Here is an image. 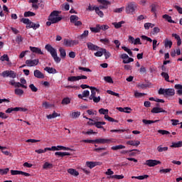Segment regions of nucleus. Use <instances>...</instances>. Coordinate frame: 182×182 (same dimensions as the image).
<instances>
[{"label":"nucleus","instance_id":"1","mask_svg":"<svg viewBox=\"0 0 182 182\" xmlns=\"http://www.w3.org/2000/svg\"><path fill=\"white\" fill-rule=\"evenodd\" d=\"M45 49L51 55L55 63H60L61 59L58 56V50H56V48H53L50 44H47L45 46Z\"/></svg>","mask_w":182,"mask_h":182},{"label":"nucleus","instance_id":"2","mask_svg":"<svg viewBox=\"0 0 182 182\" xmlns=\"http://www.w3.org/2000/svg\"><path fill=\"white\" fill-rule=\"evenodd\" d=\"M59 14H60V11H53L48 16V21H50L52 23H58V22H60V21H62V17L59 16Z\"/></svg>","mask_w":182,"mask_h":182},{"label":"nucleus","instance_id":"3","mask_svg":"<svg viewBox=\"0 0 182 182\" xmlns=\"http://www.w3.org/2000/svg\"><path fill=\"white\" fill-rule=\"evenodd\" d=\"M159 94L164 95V96H174V95H176V91L173 88H160L159 90Z\"/></svg>","mask_w":182,"mask_h":182},{"label":"nucleus","instance_id":"4","mask_svg":"<svg viewBox=\"0 0 182 182\" xmlns=\"http://www.w3.org/2000/svg\"><path fill=\"white\" fill-rule=\"evenodd\" d=\"M63 45L68 48H73L75 45H79V41L65 38L63 41Z\"/></svg>","mask_w":182,"mask_h":182},{"label":"nucleus","instance_id":"5","mask_svg":"<svg viewBox=\"0 0 182 182\" xmlns=\"http://www.w3.org/2000/svg\"><path fill=\"white\" fill-rule=\"evenodd\" d=\"M136 9H137V4H136L134 2L129 3L125 8L127 14H134Z\"/></svg>","mask_w":182,"mask_h":182},{"label":"nucleus","instance_id":"6","mask_svg":"<svg viewBox=\"0 0 182 182\" xmlns=\"http://www.w3.org/2000/svg\"><path fill=\"white\" fill-rule=\"evenodd\" d=\"M95 143L97 144H110V143H114V141L113 139H95Z\"/></svg>","mask_w":182,"mask_h":182},{"label":"nucleus","instance_id":"7","mask_svg":"<svg viewBox=\"0 0 182 182\" xmlns=\"http://www.w3.org/2000/svg\"><path fill=\"white\" fill-rule=\"evenodd\" d=\"M119 58L123 60L122 63L124 64L130 63L132 62H134V59L129 57V55L126 53L121 54Z\"/></svg>","mask_w":182,"mask_h":182},{"label":"nucleus","instance_id":"8","mask_svg":"<svg viewBox=\"0 0 182 182\" xmlns=\"http://www.w3.org/2000/svg\"><path fill=\"white\" fill-rule=\"evenodd\" d=\"M1 75L3 76V77H12V79H15V77H16V74L12 70L4 71Z\"/></svg>","mask_w":182,"mask_h":182},{"label":"nucleus","instance_id":"9","mask_svg":"<svg viewBox=\"0 0 182 182\" xmlns=\"http://www.w3.org/2000/svg\"><path fill=\"white\" fill-rule=\"evenodd\" d=\"M26 66H28V68H33L35 66H38V65H39V59L26 60Z\"/></svg>","mask_w":182,"mask_h":182},{"label":"nucleus","instance_id":"10","mask_svg":"<svg viewBox=\"0 0 182 182\" xmlns=\"http://www.w3.org/2000/svg\"><path fill=\"white\" fill-rule=\"evenodd\" d=\"M159 164H161V161L158 160L149 159L145 162V165L148 166V167H154V166H157Z\"/></svg>","mask_w":182,"mask_h":182},{"label":"nucleus","instance_id":"11","mask_svg":"<svg viewBox=\"0 0 182 182\" xmlns=\"http://www.w3.org/2000/svg\"><path fill=\"white\" fill-rule=\"evenodd\" d=\"M81 79H87L86 75H78V76H70L68 77V82H77L81 80Z\"/></svg>","mask_w":182,"mask_h":182},{"label":"nucleus","instance_id":"12","mask_svg":"<svg viewBox=\"0 0 182 182\" xmlns=\"http://www.w3.org/2000/svg\"><path fill=\"white\" fill-rule=\"evenodd\" d=\"M102 163L100 161H87L85 163L86 167H88V168H94V167H96V166H102Z\"/></svg>","mask_w":182,"mask_h":182},{"label":"nucleus","instance_id":"13","mask_svg":"<svg viewBox=\"0 0 182 182\" xmlns=\"http://www.w3.org/2000/svg\"><path fill=\"white\" fill-rule=\"evenodd\" d=\"M33 75L35 77H37V79H45V75H43V73H42L39 70H35Z\"/></svg>","mask_w":182,"mask_h":182},{"label":"nucleus","instance_id":"14","mask_svg":"<svg viewBox=\"0 0 182 182\" xmlns=\"http://www.w3.org/2000/svg\"><path fill=\"white\" fill-rule=\"evenodd\" d=\"M30 50H31L33 53H37V55H43L42 50L38 47L30 46Z\"/></svg>","mask_w":182,"mask_h":182},{"label":"nucleus","instance_id":"15","mask_svg":"<svg viewBox=\"0 0 182 182\" xmlns=\"http://www.w3.org/2000/svg\"><path fill=\"white\" fill-rule=\"evenodd\" d=\"M87 46L89 50H99L100 47L93 44L92 43L88 42L87 43Z\"/></svg>","mask_w":182,"mask_h":182},{"label":"nucleus","instance_id":"16","mask_svg":"<svg viewBox=\"0 0 182 182\" xmlns=\"http://www.w3.org/2000/svg\"><path fill=\"white\" fill-rule=\"evenodd\" d=\"M100 4H102V6H100V9H106L107 5H109V1L106 0H97Z\"/></svg>","mask_w":182,"mask_h":182},{"label":"nucleus","instance_id":"17","mask_svg":"<svg viewBox=\"0 0 182 182\" xmlns=\"http://www.w3.org/2000/svg\"><path fill=\"white\" fill-rule=\"evenodd\" d=\"M55 105L51 104L48 102L44 101L42 103V107H43L44 109H50L52 107H54Z\"/></svg>","mask_w":182,"mask_h":182},{"label":"nucleus","instance_id":"18","mask_svg":"<svg viewBox=\"0 0 182 182\" xmlns=\"http://www.w3.org/2000/svg\"><path fill=\"white\" fill-rule=\"evenodd\" d=\"M127 144H129V146H134L135 147H137L138 146H140V141L137 140H131L127 141Z\"/></svg>","mask_w":182,"mask_h":182},{"label":"nucleus","instance_id":"19","mask_svg":"<svg viewBox=\"0 0 182 182\" xmlns=\"http://www.w3.org/2000/svg\"><path fill=\"white\" fill-rule=\"evenodd\" d=\"M39 26H41V25L39 24H36L32 21H29L28 24L26 26V28H33V29H38V28H39Z\"/></svg>","mask_w":182,"mask_h":182},{"label":"nucleus","instance_id":"20","mask_svg":"<svg viewBox=\"0 0 182 182\" xmlns=\"http://www.w3.org/2000/svg\"><path fill=\"white\" fill-rule=\"evenodd\" d=\"M90 95V92L86 90L83 91L82 94H79L78 97L79 99H83V97H88Z\"/></svg>","mask_w":182,"mask_h":182},{"label":"nucleus","instance_id":"21","mask_svg":"<svg viewBox=\"0 0 182 182\" xmlns=\"http://www.w3.org/2000/svg\"><path fill=\"white\" fill-rule=\"evenodd\" d=\"M151 112L152 113H166V110L160 107H154Z\"/></svg>","mask_w":182,"mask_h":182},{"label":"nucleus","instance_id":"22","mask_svg":"<svg viewBox=\"0 0 182 182\" xmlns=\"http://www.w3.org/2000/svg\"><path fill=\"white\" fill-rule=\"evenodd\" d=\"M68 173L71 176H75V177H77V176H79V172L76 171V169L69 168L68 169Z\"/></svg>","mask_w":182,"mask_h":182},{"label":"nucleus","instance_id":"23","mask_svg":"<svg viewBox=\"0 0 182 182\" xmlns=\"http://www.w3.org/2000/svg\"><path fill=\"white\" fill-rule=\"evenodd\" d=\"M156 150L157 151H159V153H163V151H167L168 150V147L159 145V146H157Z\"/></svg>","mask_w":182,"mask_h":182},{"label":"nucleus","instance_id":"24","mask_svg":"<svg viewBox=\"0 0 182 182\" xmlns=\"http://www.w3.org/2000/svg\"><path fill=\"white\" fill-rule=\"evenodd\" d=\"M60 116V114H58L56 112H53V114H50L46 116L47 119H55V117H59Z\"/></svg>","mask_w":182,"mask_h":182},{"label":"nucleus","instance_id":"25","mask_svg":"<svg viewBox=\"0 0 182 182\" xmlns=\"http://www.w3.org/2000/svg\"><path fill=\"white\" fill-rule=\"evenodd\" d=\"M90 29L91 32H93L94 33H99V32H100V25L97 24L96 27H90Z\"/></svg>","mask_w":182,"mask_h":182},{"label":"nucleus","instance_id":"26","mask_svg":"<svg viewBox=\"0 0 182 182\" xmlns=\"http://www.w3.org/2000/svg\"><path fill=\"white\" fill-rule=\"evenodd\" d=\"M83 118L87 119V120L90 121L87 122V124H89V126H95L96 125V122H95V120H93L92 119H90V118L85 116V113L83 114Z\"/></svg>","mask_w":182,"mask_h":182},{"label":"nucleus","instance_id":"27","mask_svg":"<svg viewBox=\"0 0 182 182\" xmlns=\"http://www.w3.org/2000/svg\"><path fill=\"white\" fill-rule=\"evenodd\" d=\"M162 18L164 19H165L166 21H167L168 22H169V23H176V21H173V19L171 18V16L167 15V14H164Z\"/></svg>","mask_w":182,"mask_h":182},{"label":"nucleus","instance_id":"28","mask_svg":"<svg viewBox=\"0 0 182 182\" xmlns=\"http://www.w3.org/2000/svg\"><path fill=\"white\" fill-rule=\"evenodd\" d=\"M175 89L177 90V95H179V96H181L182 95V85L180 84H176L174 86Z\"/></svg>","mask_w":182,"mask_h":182},{"label":"nucleus","instance_id":"29","mask_svg":"<svg viewBox=\"0 0 182 182\" xmlns=\"http://www.w3.org/2000/svg\"><path fill=\"white\" fill-rule=\"evenodd\" d=\"M80 116V112L77 111V112H73L70 114V117L71 119H77Z\"/></svg>","mask_w":182,"mask_h":182},{"label":"nucleus","instance_id":"30","mask_svg":"<svg viewBox=\"0 0 182 182\" xmlns=\"http://www.w3.org/2000/svg\"><path fill=\"white\" fill-rule=\"evenodd\" d=\"M55 156H58V157H65V156H70V153L57 151L55 153Z\"/></svg>","mask_w":182,"mask_h":182},{"label":"nucleus","instance_id":"31","mask_svg":"<svg viewBox=\"0 0 182 182\" xmlns=\"http://www.w3.org/2000/svg\"><path fill=\"white\" fill-rule=\"evenodd\" d=\"M171 147L175 148V149L182 147V141H179L178 142H172Z\"/></svg>","mask_w":182,"mask_h":182},{"label":"nucleus","instance_id":"32","mask_svg":"<svg viewBox=\"0 0 182 182\" xmlns=\"http://www.w3.org/2000/svg\"><path fill=\"white\" fill-rule=\"evenodd\" d=\"M59 52H60V56L63 59H65V58H66V50H65L63 48L60 47L59 48Z\"/></svg>","mask_w":182,"mask_h":182},{"label":"nucleus","instance_id":"33","mask_svg":"<svg viewBox=\"0 0 182 182\" xmlns=\"http://www.w3.org/2000/svg\"><path fill=\"white\" fill-rule=\"evenodd\" d=\"M103 49L105 48H102L100 47V48L98 49L99 51H97L94 53L95 56H97V58H100L103 56Z\"/></svg>","mask_w":182,"mask_h":182},{"label":"nucleus","instance_id":"34","mask_svg":"<svg viewBox=\"0 0 182 182\" xmlns=\"http://www.w3.org/2000/svg\"><path fill=\"white\" fill-rule=\"evenodd\" d=\"M44 70H46V72H48V73H56V69L53 68H50V67H46L44 68Z\"/></svg>","mask_w":182,"mask_h":182},{"label":"nucleus","instance_id":"35","mask_svg":"<svg viewBox=\"0 0 182 182\" xmlns=\"http://www.w3.org/2000/svg\"><path fill=\"white\" fill-rule=\"evenodd\" d=\"M79 19V17L76 15H72L70 17V21L71 22V23H75V22H77Z\"/></svg>","mask_w":182,"mask_h":182},{"label":"nucleus","instance_id":"36","mask_svg":"<svg viewBox=\"0 0 182 182\" xmlns=\"http://www.w3.org/2000/svg\"><path fill=\"white\" fill-rule=\"evenodd\" d=\"M100 9H102L100 7H95V12L100 18H103L105 14H103V11H100Z\"/></svg>","mask_w":182,"mask_h":182},{"label":"nucleus","instance_id":"37","mask_svg":"<svg viewBox=\"0 0 182 182\" xmlns=\"http://www.w3.org/2000/svg\"><path fill=\"white\" fill-rule=\"evenodd\" d=\"M123 23H124V21H122L118 23H112V25L114 26V28H116V29H119V28H122V25H123Z\"/></svg>","mask_w":182,"mask_h":182},{"label":"nucleus","instance_id":"38","mask_svg":"<svg viewBox=\"0 0 182 182\" xmlns=\"http://www.w3.org/2000/svg\"><path fill=\"white\" fill-rule=\"evenodd\" d=\"M123 149H126V146L124 145H117L114 146L111 148L112 150L116 151V150H122Z\"/></svg>","mask_w":182,"mask_h":182},{"label":"nucleus","instance_id":"39","mask_svg":"<svg viewBox=\"0 0 182 182\" xmlns=\"http://www.w3.org/2000/svg\"><path fill=\"white\" fill-rule=\"evenodd\" d=\"M106 124L105 122H95V127L97 129H103V125Z\"/></svg>","mask_w":182,"mask_h":182},{"label":"nucleus","instance_id":"40","mask_svg":"<svg viewBox=\"0 0 182 182\" xmlns=\"http://www.w3.org/2000/svg\"><path fill=\"white\" fill-rule=\"evenodd\" d=\"M87 36H89V31L85 30L84 31L83 33H82L79 38L80 39H85L86 38H87Z\"/></svg>","mask_w":182,"mask_h":182},{"label":"nucleus","instance_id":"41","mask_svg":"<svg viewBox=\"0 0 182 182\" xmlns=\"http://www.w3.org/2000/svg\"><path fill=\"white\" fill-rule=\"evenodd\" d=\"M107 178H116L117 180H122V178H124V176L123 175H112L110 177H107Z\"/></svg>","mask_w":182,"mask_h":182},{"label":"nucleus","instance_id":"42","mask_svg":"<svg viewBox=\"0 0 182 182\" xmlns=\"http://www.w3.org/2000/svg\"><path fill=\"white\" fill-rule=\"evenodd\" d=\"M157 122H159V119L157 120H155V121H153V120H147V119H143L142 120V122L144 124H151L153 123H157Z\"/></svg>","mask_w":182,"mask_h":182},{"label":"nucleus","instance_id":"43","mask_svg":"<svg viewBox=\"0 0 182 182\" xmlns=\"http://www.w3.org/2000/svg\"><path fill=\"white\" fill-rule=\"evenodd\" d=\"M102 52H103V55H105V59H109V58L112 56V54L110 53V52L107 51L106 48H104L102 50Z\"/></svg>","mask_w":182,"mask_h":182},{"label":"nucleus","instance_id":"44","mask_svg":"<svg viewBox=\"0 0 182 182\" xmlns=\"http://www.w3.org/2000/svg\"><path fill=\"white\" fill-rule=\"evenodd\" d=\"M14 93L15 95H16L17 96H22V95H23V90H21L19 88H16L14 90Z\"/></svg>","mask_w":182,"mask_h":182},{"label":"nucleus","instance_id":"45","mask_svg":"<svg viewBox=\"0 0 182 182\" xmlns=\"http://www.w3.org/2000/svg\"><path fill=\"white\" fill-rule=\"evenodd\" d=\"M91 95L90 96V97H94L96 96V93L97 92V89H96L95 87H91Z\"/></svg>","mask_w":182,"mask_h":182},{"label":"nucleus","instance_id":"46","mask_svg":"<svg viewBox=\"0 0 182 182\" xmlns=\"http://www.w3.org/2000/svg\"><path fill=\"white\" fill-rule=\"evenodd\" d=\"M52 167H53V165L48 162H45V164L43 166V168H44V170H47V168H52Z\"/></svg>","mask_w":182,"mask_h":182},{"label":"nucleus","instance_id":"47","mask_svg":"<svg viewBox=\"0 0 182 182\" xmlns=\"http://www.w3.org/2000/svg\"><path fill=\"white\" fill-rule=\"evenodd\" d=\"M159 5H157V4H153L152 6H151V12H153L154 14H155V16H156V12H157V9H159Z\"/></svg>","mask_w":182,"mask_h":182},{"label":"nucleus","instance_id":"48","mask_svg":"<svg viewBox=\"0 0 182 182\" xmlns=\"http://www.w3.org/2000/svg\"><path fill=\"white\" fill-rule=\"evenodd\" d=\"M46 151H48V147L45 148L44 149H39L35 150V152L37 153L38 154H42L43 153H46Z\"/></svg>","mask_w":182,"mask_h":182},{"label":"nucleus","instance_id":"49","mask_svg":"<svg viewBox=\"0 0 182 182\" xmlns=\"http://www.w3.org/2000/svg\"><path fill=\"white\" fill-rule=\"evenodd\" d=\"M122 49H123V50H124L125 52H127V53H128L129 55V56H133V53L132 52V50L130 49H129L126 46H122Z\"/></svg>","mask_w":182,"mask_h":182},{"label":"nucleus","instance_id":"50","mask_svg":"<svg viewBox=\"0 0 182 182\" xmlns=\"http://www.w3.org/2000/svg\"><path fill=\"white\" fill-rule=\"evenodd\" d=\"M99 113L100 114H105V116H106L109 113V109L101 108V109H99Z\"/></svg>","mask_w":182,"mask_h":182},{"label":"nucleus","instance_id":"51","mask_svg":"<svg viewBox=\"0 0 182 182\" xmlns=\"http://www.w3.org/2000/svg\"><path fill=\"white\" fill-rule=\"evenodd\" d=\"M60 150L70 151V150H72V149L69 147H66V146H57V151H59Z\"/></svg>","mask_w":182,"mask_h":182},{"label":"nucleus","instance_id":"52","mask_svg":"<svg viewBox=\"0 0 182 182\" xmlns=\"http://www.w3.org/2000/svg\"><path fill=\"white\" fill-rule=\"evenodd\" d=\"M161 76L165 79L166 82H170V80H168L170 79V76L168 75V73L163 72L161 73Z\"/></svg>","mask_w":182,"mask_h":182},{"label":"nucleus","instance_id":"53","mask_svg":"<svg viewBox=\"0 0 182 182\" xmlns=\"http://www.w3.org/2000/svg\"><path fill=\"white\" fill-rule=\"evenodd\" d=\"M61 104L62 105H69V104H70V98H69V97L64 98L62 100Z\"/></svg>","mask_w":182,"mask_h":182},{"label":"nucleus","instance_id":"54","mask_svg":"<svg viewBox=\"0 0 182 182\" xmlns=\"http://www.w3.org/2000/svg\"><path fill=\"white\" fill-rule=\"evenodd\" d=\"M86 112H87V114H89V116H94V114H97V111H96V110L88 109Z\"/></svg>","mask_w":182,"mask_h":182},{"label":"nucleus","instance_id":"55","mask_svg":"<svg viewBox=\"0 0 182 182\" xmlns=\"http://www.w3.org/2000/svg\"><path fill=\"white\" fill-rule=\"evenodd\" d=\"M90 100H93L95 103H99L100 102V97H89Z\"/></svg>","mask_w":182,"mask_h":182},{"label":"nucleus","instance_id":"56","mask_svg":"<svg viewBox=\"0 0 182 182\" xmlns=\"http://www.w3.org/2000/svg\"><path fill=\"white\" fill-rule=\"evenodd\" d=\"M100 41L104 45H109V43H110V41L109 40V38H101Z\"/></svg>","mask_w":182,"mask_h":182},{"label":"nucleus","instance_id":"57","mask_svg":"<svg viewBox=\"0 0 182 182\" xmlns=\"http://www.w3.org/2000/svg\"><path fill=\"white\" fill-rule=\"evenodd\" d=\"M104 80L107 82V83H113V79L110 76L104 77Z\"/></svg>","mask_w":182,"mask_h":182},{"label":"nucleus","instance_id":"58","mask_svg":"<svg viewBox=\"0 0 182 182\" xmlns=\"http://www.w3.org/2000/svg\"><path fill=\"white\" fill-rule=\"evenodd\" d=\"M150 28H154V24L151 23H146L144 24V28L148 30L150 29Z\"/></svg>","mask_w":182,"mask_h":182},{"label":"nucleus","instance_id":"59","mask_svg":"<svg viewBox=\"0 0 182 182\" xmlns=\"http://www.w3.org/2000/svg\"><path fill=\"white\" fill-rule=\"evenodd\" d=\"M9 171V168H4V169L0 168V174L1 176H4L5 174H8Z\"/></svg>","mask_w":182,"mask_h":182},{"label":"nucleus","instance_id":"60","mask_svg":"<svg viewBox=\"0 0 182 182\" xmlns=\"http://www.w3.org/2000/svg\"><path fill=\"white\" fill-rule=\"evenodd\" d=\"M0 60H1L2 62H4V60H6V62H9V57H8V55L4 54V55H2V56L0 58Z\"/></svg>","mask_w":182,"mask_h":182},{"label":"nucleus","instance_id":"61","mask_svg":"<svg viewBox=\"0 0 182 182\" xmlns=\"http://www.w3.org/2000/svg\"><path fill=\"white\" fill-rule=\"evenodd\" d=\"M173 46V42H171V41H168V40H165V47L168 48V46L169 48H171V46Z\"/></svg>","mask_w":182,"mask_h":182},{"label":"nucleus","instance_id":"62","mask_svg":"<svg viewBox=\"0 0 182 182\" xmlns=\"http://www.w3.org/2000/svg\"><path fill=\"white\" fill-rule=\"evenodd\" d=\"M29 88L31 89V92H38V87H36L33 84H31L29 85Z\"/></svg>","mask_w":182,"mask_h":182},{"label":"nucleus","instance_id":"63","mask_svg":"<svg viewBox=\"0 0 182 182\" xmlns=\"http://www.w3.org/2000/svg\"><path fill=\"white\" fill-rule=\"evenodd\" d=\"M146 94L144 93H141V92H139L137 91H135L134 92V96L136 98H139V97H143V96H144Z\"/></svg>","mask_w":182,"mask_h":182},{"label":"nucleus","instance_id":"64","mask_svg":"<svg viewBox=\"0 0 182 182\" xmlns=\"http://www.w3.org/2000/svg\"><path fill=\"white\" fill-rule=\"evenodd\" d=\"M24 16L26 18L28 16H35V13L32 11H26L24 13Z\"/></svg>","mask_w":182,"mask_h":182}]
</instances>
